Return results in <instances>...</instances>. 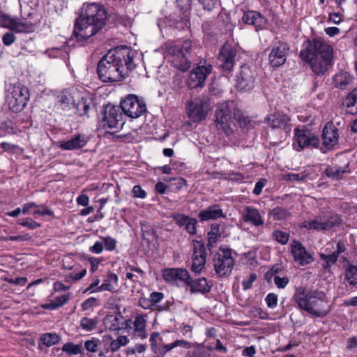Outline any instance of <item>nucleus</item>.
<instances>
[{
    "mask_svg": "<svg viewBox=\"0 0 357 357\" xmlns=\"http://www.w3.org/2000/svg\"><path fill=\"white\" fill-rule=\"evenodd\" d=\"M257 276L256 273H250L248 280H243L242 282L243 289L244 290L250 289L252 287L253 282L257 280Z\"/></svg>",
    "mask_w": 357,
    "mask_h": 357,
    "instance_id": "obj_56",
    "label": "nucleus"
},
{
    "mask_svg": "<svg viewBox=\"0 0 357 357\" xmlns=\"http://www.w3.org/2000/svg\"><path fill=\"white\" fill-rule=\"evenodd\" d=\"M107 19V11L102 6L84 3L75 22L73 36L80 45H85L104 28Z\"/></svg>",
    "mask_w": 357,
    "mask_h": 357,
    "instance_id": "obj_2",
    "label": "nucleus"
},
{
    "mask_svg": "<svg viewBox=\"0 0 357 357\" xmlns=\"http://www.w3.org/2000/svg\"><path fill=\"white\" fill-rule=\"evenodd\" d=\"M237 48L236 46L226 43L222 47L218 56V63L225 73H229L234 68L236 61Z\"/></svg>",
    "mask_w": 357,
    "mask_h": 357,
    "instance_id": "obj_11",
    "label": "nucleus"
},
{
    "mask_svg": "<svg viewBox=\"0 0 357 357\" xmlns=\"http://www.w3.org/2000/svg\"><path fill=\"white\" fill-rule=\"evenodd\" d=\"M162 277L167 282L176 285L179 282H183L186 285L188 280L190 279L188 271L181 268H166L162 272Z\"/></svg>",
    "mask_w": 357,
    "mask_h": 357,
    "instance_id": "obj_20",
    "label": "nucleus"
},
{
    "mask_svg": "<svg viewBox=\"0 0 357 357\" xmlns=\"http://www.w3.org/2000/svg\"><path fill=\"white\" fill-rule=\"evenodd\" d=\"M325 172L328 177L333 180H339L342 177L346 170L337 166H328L326 169Z\"/></svg>",
    "mask_w": 357,
    "mask_h": 357,
    "instance_id": "obj_37",
    "label": "nucleus"
},
{
    "mask_svg": "<svg viewBox=\"0 0 357 357\" xmlns=\"http://www.w3.org/2000/svg\"><path fill=\"white\" fill-rule=\"evenodd\" d=\"M212 66H200L194 68L187 80L188 86L191 89L202 86L207 76L211 73Z\"/></svg>",
    "mask_w": 357,
    "mask_h": 357,
    "instance_id": "obj_18",
    "label": "nucleus"
},
{
    "mask_svg": "<svg viewBox=\"0 0 357 357\" xmlns=\"http://www.w3.org/2000/svg\"><path fill=\"white\" fill-rule=\"evenodd\" d=\"M135 54L134 50L127 47L109 51L98 63L99 79L103 82L122 81L136 67L134 61Z\"/></svg>",
    "mask_w": 357,
    "mask_h": 357,
    "instance_id": "obj_1",
    "label": "nucleus"
},
{
    "mask_svg": "<svg viewBox=\"0 0 357 357\" xmlns=\"http://www.w3.org/2000/svg\"><path fill=\"white\" fill-rule=\"evenodd\" d=\"M129 342L128 338L125 335H120L116 340H113L110 344L109 349L112 352H116L121 347L126 346Z\"/></svg>",
    "mask_w": 357,
    "mask_h": 357,
    "instance_id": "obj_41",
    "label": "nucleus"
},
{
    "mask_svg": "<svg viewBox=\"0 0 357 357\" xmlns=\"http://www.w3.org/2000/svg\"><path fill=\"white\" fill-rule=\"evenodd\" d=\"M211 108V98L208 96L196 98L186 105L188 116L194 122L204 120Z\"/></svg>",
    "mask_w": 357,
    "mask_h": 357,
    "instance_id": "obj_8",
    "label": "nucleus"
},
{
    "mask_svg": "<svg viewBox=\"0 0 357 357\" xmlns=\"http://www.w3.org/2000/svg\"><path fill=\"white\" fill-rule=\"evenodd\" d=\"M120 107L122 112L131 119H137L146 112L144 100L135 94H128L121 100Z\"/></svg>",
    "mask_w": 357,
    "mask_h": 357,
    "instance_id": "obj_9",
    "label": "nucleus"
},
{
    "mask_svg": "<svg viewBox=\"0 0 357 357\" xmlns=\"http://www.w3.org/2000/svg\"><path fill=\"white\" fill-rule=\"evenodd\" d=\"M80 99L81 92L77 89L66 90L59 96V105L63 110L70 109Z\"/></svg>",
    "mask_w": 357,
    "mask_h": 357,
    "instance_id": "obj_22",
    "label": "nucleus"
},
{
    "mask_svg": "<svg viewBox=\"0 0 357 357\" xmlns=\"http://www.w3.org/2000/svg\"><path fill=\"white\" fill-rule=\"evenodd\" d=\"M191 270L195 273H200L205 268L206 252L205 244L202 241H194Z\"/></svg>",
    "mask_w": 357,
    "mask_h": 357,
    "instance_id": "obj_17",
    "label": "nucleus"
},
{
    "mask_svg": "<svg viewBox=\"0 0 357 357\" xmlns=\"http://www.w3.org/2000/svg\"><path fill=\"white\" fill-rule=\"evenodd\" d=\"M339 137V129L333 122H328L322 130L321 151L326 153L328 151L335 149L338 145Z\"/></svg>",
    "mask_w": 357,
    "mask_h": 357,
    "instance_id": "obj_13",
    "label": "nucleus"
},
{
    "mask_svg": "<svg viewBox=\"0 0 357 357\" xmlns=\"http://www.w3.org/2000/svg\"><path fill=\"white\" fill-rule=\"evenodd\" d=\"M300 57L310 64L317 75H324L332 65L333 49L324 40L314 38L307 40L305 47L300 52Z\"/></svg>",
    "mask_w": 357,
    "mask_h": 357,
    "instance_id": "obj_3",
    "label": "nucleus"
},
{
    "mask_svg": "<svg viewBox=\"0 0 357 357\" xmlns=\"http://www.w3.org/2000/svg\"><path fill=\"white\" fill-rule=\"evenodd\" d=\"M9 284L24 286L27 282L26 278L21 277L17 278H6L5 280Z\"/></svg>",
    "mask_w": 357,
    "mask_h": 357,
    "instance_id": "obj_62",
    "label": "nucleus"
},
{
    "mask_svg": "<svg viewBox=\"0 0 357 357\" xmlns=\"http://www.w3.org/2000/svg\"><path fill=\"white\" fill-rule=\"evenodd\" d=\"M192 50V42L185 40L182 43H176L170 45L167 52L173 56L174 66L181 71L188 70L191 66V62L188 60V54Z\"/></svg>",
    "mask_w": 357,
    "mask_h": 357,
    "instance_id": "obj_6",
    "label": "nucleus"
},
{
    "mask_svg": "<svg viewBox=\"0 0 357 357\" xmlns=\"http://www.w3.org/2000/svg\"><path fill=\"white\" fill-rule=\"evenodd\" d=\"M146 319L142 314H137L134 321V333L141 339L147 337L146 333Z\"/></svg>",
    "mask_w": 357,
    "mask_h": 357,
    "instance_id": "obj_32",
    "label": "nucleus"
},
{
    "mask_svg": "<svg viewBox=\"0 0 357 357\" xmlns=\"http://www.w3.org/2000/svg\"><path fill=\"white\" fill-rule=\"evenodd\" d=\"M289 50V47L287 43L282 41L274 43L268 55L269 64L273 68L283 65L287 60Z\"/></svg>",
    "mask_w": 357,
    "mask_h": 357,
    "instance_id": "obj_15",
    "label": "nucleus"
},
{
    "mask_svg": "<svg viewBox=\"0 0 357 357\" xmlns=\"http://www.w3.org/2000/svg\"><path fill=\"white\" fill-rule=\"evenodd\" d=\"M342 219L337 214L333 213L324 215H318L312 220L305 221L303 227L317 231H326L339 226Z\"/></svg>",
    "mask_w": 357,
    "mask_h": 357,
    "instance_id": "obj_10",
    "label": "nucleus"
},
{
    "mask_svg": "<svg viewBox=\"0 0 357 357\" xmlns=\"http://www.w3.org/2000/svg\"><path fill=\"white\" fill-rule=\"evenodd\" d=\"M236 107L234 102H225L218 104L215 114V123L217 129L227 136L232 134L231 123L233 122L234 112Z\"/></svg>",
    "mask_w": 357,
    "mask_h": 357,
    "instance_id": "obj_5",
    "label": "nucleus"
},
{
    "mask_svg": "<svg viewBox=\"0 0 357 357\" xmlns=\"http://www.w3.org/2000/svg\"><path fill=\"white\" fill-rule=\"evenodd\" d=\"M294 138L301 149L318 148L320 144L319 137L307 129H294Z\"/></svg>",
    "mask_w": 357,
    "mask_h": 357,
    "instance_id": "obj_16",
    "label": "nucleus"
},
{
    "mask_svg": "<svg viewBox=\"0 0 357 357\" xmlns=\"http://www.w3.org/2000/svg\"><path fill=\"white\" fill-rule=\"evenodd\" d=\"M226 215L224 213L220 206L213 204L209 206L206 208L202 210L198 213V218L200 221L204 222L210 220H217L218 218H225Z\"/></svg>",
    "mask_w": 357,
    "mask_h": 357,
    "instance_id": "obj_26",
    "label": "nucleus"
},
{
    "mask_svg": "<svg viewBox=\"0 0 357 357\" xmlns=\"http://www.w3.org/2000/svg\"><path fill=\"white\" fill-rule=\"evenodd\" d=\"M186 287L190 289L192 294L201 293L204 294L211 291V286L208 284L205 278L192 280L190 277V279L187 282Z\"/></svg>",
    "mask_w": 357,
    "mask_h": 357,
    "instance_id": "obj_27",
    "label": "nucleus"
},
{
    "mask_svg": "<svg viewBox=\"0 0 357 357\" xmlns=\"http://www.w3.org/2000/svg\"><path fill=\"white\" fill-rule=\"evenodd\" d=\"M18 224L23 227H27L29 229H35L40 227V224L29 218L19 220Z\"/></svg>",
    "mask_w": 357,
    "mask_h": 357,
    "instance_id": "obj_51",
    "label": "nucleus"
},
{
    "mask_svg": "<svg viewBox=\"0 0 357 357\" xmlns=\"http://www.w3.org/2000/svg\"><path fill=\"white\" fill-rule=\"evenodd\" d=\"M241 20L246 24L255 26L257 30L263 29L267 22L266 17L255 10L245 12Z\"/></svg>",
    "mask_w": 357,
    "mask_h": 357,
    "instance_id": "obj_23",
    "label": "nucleus"
},
{
    "mask_svg": "<svg viewBox=\"0 0 357 357\" xmlns=\"http://www.w3.org/2000/svg\"><path fill=\"white\" fill-rule=\"evenodd\" d=\"M307 178L305 173H290L284 176L286 181H303Z\"/></svg>",
    "mask_w": 357,
    "mask_h": 357,
    "instance_id": "obj_52",
    "label": "nucleus"
},
{
    "mask_svg": "<svg viewBox=\"0 0 357 357\" xmlns=\"http://www.w3.org/2000/svg\"><path fill=\"white\" fill-rule=\"evenodd\" d=\"M284 273H287V270L281 264H277L273 265L271 269L266 273L265 278L268 281L271 278L276 277V275H282Z\"/></svg>",
    "mask_w": 357,
    "mask_h": 357,
    "instance_id": "obj_40",
    "label": "nucleus"
},
{
    "mask_svg": "<svg viewBox=\"0 0 357 357\" xmlns=\"http://www.w3.org/2000/svg\"><path fill=\"white\" fill-rule=\"evenodd\" d=\"M16 17L7 14H0V26L13 31Z\"/></svg>",
    "mask_w": 357,
    "mask_h": 357,
    "instance_id": "obj_44",
    "label": "nucleus"
},
{
    "mask_svg": "<svg viewBox=\"0 0 357 357\" xmlns=\"http://www.w3.org/2000/svg\"><path fill=\"white\" fill-rule=\"evenodd\" d=\"M164 294L161 292H153L150 295V302L151 305H155L156 303L161 301V300L163 298Z\"/></svg>",
    "mask_w": 357,
    "mask_h": 357,
    "instance_id": "obj_63",
    "label": "nucleus"
},
{
    "mask_svg": "<svg viewBox=\"0 0 357 357\" xmlns=\"http://www.w3.org/2000/svg\"><path fill=\"white\" fill-rule=\"evenodd\" d=\"M13 31L16 33H31L34 31L35 25L25 18L16 17Z\"/></svg>",
    "mask_w": 357,
    "mask_h": 357,
    "instance_id": "obj_31",
    "label": "nucleus"
},
{
    "mask_svg": "<svg viewBox=\"0 0 357 357\" xmlns=\"http://www.w3.org/2000/svg\"><path fill=\"white\" fill-rule=\"evenodd\" d=\"M208 242H207V248L209 250L214 246V245L218 242V239L220 238V236L214 234L213 233L208 232L207 234Z\"/></svg>",
    "mask_w": 357,
    "mask_h": 357,
    "instance_id": "obj_58",
    "label": "nucleus"
},
{
    "mask_svg": "<svg viewBox=\"0 0 357 357\" xmlns=\"http://www.w3.org/2000/svg\"><path fill=\"white\" fill-rule=\"evenodd\" d=\"M43 344L47 347H51L59 342L60 337L56 333H47L43 334L41 337Z\"/></svg>",
    "mask_w": 357,
    "mask_h": 357,
    "instance_id": "obj_43",
    "label": "nucleus"
},
{
    "mask_svg": "<svg viewBox=\"0 0 357 357\" xmlns=\"http://www.w3.org/2000/svg\"><path fill=\"white\" fill-rule=\"evenodd\" d=\"M86 274V270L85 268L82 269L78 273H70L65 275V282H75L81 280Z\"/></svg>",
    "mask_w": 357,
    "mask_h": 357,
    "instance_id": "obj_48",
    "label": "nucleus"
},
{
    "mask_svg": "<svg viewBox=\"0 0 357 357\" xmlns=\"http://www.w3.org/2000/svg\"><path fill=\"white\" fill-rule=\"evenodd\" d=\"M344 277L350 285H357V266L349 264Z\"/></svg>",
    "mask_w": 357,
    "mask_h": 357,
    "instance_id": "obj_36",
    "label": "nucleus"
},
{
    "mask_svg": "<svg viewBox=\"0 0 357 357\" xmlns=\"http://www.w3.org/2000/svg\"><path fill=\"white\" fill-rule=\"evenodd\" d=\"M255 82V72L248 65H242L236 76V87L241 91H249L253 89Z\"/></svg>",
    "mask_w": 357,
    "mask_h": 357,
    "instance_id": "obj_14",
    "label": "nucleus"
},
{
    "mask_svg": "<svg viewBox=\"0 0 357 357\" xmlns=\"http://www.w3.org/2000/svg\"><path fill=\"white\" fill-rule=\"evenodd\" d=\"M293 300L298 308L314 317L324 318L332 310L329 299L322 291H307L304 287L300 286L296 288Z\"/></svg>",
    "mask_w": 357,
    "mask_h": 357,
    "instance_id": "obj_4",
    "label": "nucleus"
},
{
    "mask_svg": "<svg viewBox=\"0 0 357 357\" xmlns=\"http://www.w3.org/2000/svg\"><path fill=\"white\" fill-rule=\"evenodd\" d=\"M213 266L215 273L220 276H228L231 274L234 265L231 256V249L220 247L213 256Z\"/></svg>",
    "mask_w": 357,
    "mask_h": 357,
    "instance_id": "obj_7",
    "label": "nucleus"
},
{
    "mask_svg": "<svg viewBox=\"0 0 357 357\" xmlns=\"http://www.w3.org/2000/svg\"><path fill=\"white\" fill-rule=\"evenodd\" d=\"M102 115L101 123L104 128H118L123 124V115L119 106L112 104L105 105Z\"/></svg>",
    "mask_w": 357,
    "mask_h": 357,
    "instance_id": "obj_12",
    "label": "nucleus"
},
{
    "mask_svg": "<svg viewBox=\"0 0 357 357\" xmlns=\"http://www.w3.org/2000/svg\"><path fill=\"white\" fill-rule=\"evenodd\" d=\"M62 351L67 353L69 355H76L78 354L83 353L82 346L79 344H75L73 342L66 343L62 347Z\"/></svg>",
    "mask_w": 357,
    "mask_h": 357,
    "instance_id": "obj_42",
    "label": "nucleus"
},
{
    "mask_svg": "<svg viewBox=\"0 0 357 357\" xmlns=\"http://www.w3.org/2000/svg\"><path fill=\"white\" fill-rule=\"evenodd\" d=\"M23 97L15 96L12 93L7 97V102L9 109L13 112H19L22 111L26 106V103L24 102Z\"/></svg>",
    "mask_w": 357,
    "mask_h": 357,
    "instance_id": "obj_34",
    "label": "nucleus"
},
{
    "mask_svg": "<svg viewBox=\"0 0 357 357\" xmlns=\"http://www.w3.org/2000/svg\"><path fill=\"white\" fill-rule=\"evenodd\" d=\"M87 142L84 135L77 134L68 140L59 142V147L65 151L77 150L85 146Z\"/></svg>",
    "mask_w": 357,
    "mask_h": 357,
    "instance_id": "obj_25",
    "label": "nucleus"
},
{
    "mask_svg": "<svg viewBox=\"0 0 357 357\" xmlns=\"http://www.w3.org/2000/svg\"><path fill=\"white\" fill-rule=\"evenodd\" d=\"M102 239L104 241L105 247L107 250L112 251L116 248L117 243L116 239L110 236L102 237Z\"/></svg>",
    "mask_w": 357,
    "mask_h": 357,
    "instance_id": "obj_54",
    "label": "nucleus"
},
{
    "mask_svg": "<svg viewBox=\"0 0 357 357\" xmlns=\"http://www.w3.org/2000/svg\"><path fill=\"white\" fill-rule=\"evenodd\" d=\"M234 119L239 123L241 127L246 128L250 123L249 118L243 116L238 109H235L234 112Z\"/></svg>",
    "mask_w": 357,
    "mask_h": 357,
    "instance_id": "obj_47",
    "label": "nucleus"
},
{
    "mask_svg": "<svg viewBox=\"0 0 357 357\" xmlns=\"http://www.w3.org/2000/svg\"><path fill=\"white\" fill-rule=\"evenodd\" d=\"M99 340L96 338H92V340H86L84 343V347L86 349L91 352L97 351Z\"/></svg>",
    "mask_w": 357,
    "mask_h": 357,
    "instance_id": "obj_55",
    "label": "nucleus"
},
{
    "mask_svg": "<svg viewBox=\"0 0 357 357\" xmlns=\"http://www.w3.org/2000/svg\"><path fill=\"white\" fill-rule=\"evenodd\" d=\"M91 102L86 98L83 93L81 92V99L77 100L73 105V108L76 109L77 113L79 116L86 114L90 108Z\"/></svg>",
    "mask_w": 357,
    "mask_h": 357,
    "instance_id": "obj_35",
    "label": "nucleus"
},
{
    "mask_svg": "<svg viewBox=\"0 0 357 357\" xmlns=\"http://www.w3.org/2000/svg\"><path fill=\"white\" fill-rule=\"evenodd\" d=\"M278 300V295L274 293H269L265 298L266 305L270 308H275L277 306Z\"/></svg>",
    "mask_w": 357,
    "mask_h": 357,
    "instance_id": "obj_53",
    "label": "nucleus"
},
{
    "mask_svg": "<svg viewBox=\"0 0 357 357\" xmlns=\"http://www.w3.org/2000/svg\"><path fill=\"white\" fill-rule=\"evenodd\" d=\"M124 318L120 314L119 315H107L104 319L105 326L110 331H119L123 328Z\"/></svg>",
    "mask_w": 357,
    "mask_h": 357,
    "instance_id": "obj_30",
    "label": "nucleus"
},
{
    "mask_svg": "<svg viewBox=\"0 0 357 357\" xmlns=\"http://www.w3.org/2000/svg\"><path fill=\"white\" fill-rule=\"evenodd\" d=\"M266 182V181L265 179H261L257 181L252 191L253 194L255 195H259L262 192V189L264 187Z\"/></svg>",
    "mask_w": 357,
    "mask_h": 357,
    "instance_id": "obj_64",
    "label": "nucleus"
},
{
    "mask_svg": "<svg viewBox=\"0 0 357 357\" xmlns=\"http://www.w3.org/2000/svg\"><path fill=\"white\" fill-rule=\"evenodd\" d=\"M273 238L281 245H286L289 239V234L285 231L277 229L273 232Z\"/></svg>",
    "mask_w": 357,
    "mask_h": 357,
    "instance_id": "obj_45",
    "label": "nucleus"
},
{
    "mask_svg": "<svg viewBox=\"0 0 357 357\" xmlns=\"http://www.w3.org/2000/svg\"><path fill=\"white\" fill-rule=\"evenodd\" d=\"M12 94H14L15 96L17 97H23L24 102L25 103H27V101L29 99V92L26 87L25 86H15L13 91L11 92Z\"/></svg>",
    "mask_w": 357,
    "mask_h": 357,
    "instance_id": "obj_46",
    "label": "nucleus"
},
{
    "mask_svg": "<svg viewBox=\"0 0 357 357\" xmlns=\"http://www.w3.org/2000/svg\"><path fill=\"white\" fill-rule=\"evenodd\" d=\"M70 299V294H64L54 298V301L58 308L66 304Z\"/></svg>",
    "mask_w": 357,
    "mask_h": 357,
    "instance_id": "obj_60",
    "label": "nucleus"
},
{
    "mask_svg": "<svg viewBox=\"0 0 357 357\" xmlns=\"http://www.w3.org/2000/svg\"><path fill=\"white\" fill-rule=\"evenodd\" d=\"M289 121V118L284 114L277 113L268 119V125L273 129L284 128Z\"/></svg>",
    "mask_w": 357,
    "mask_h": 357,
    "instance_id": "obj_33",
    "label": "nucleus"
},
{
    "mask_svg": "<svg viewBox=\"0 0 357 357\" xmlns=\"http://www.w3.org/2000/svg\"><path fill=\"white\" fill-rule=\"evenodd\" d=\"M170 217L176 225L181 228L183 227L189 234L195 235L196 234L197 221L195 218L179 213H172Z\"/></svg>",
    "mask_w": 357,
    "mask_h": 357,
    "instance_id": "obj_21",
    "label": "nucleus"
},
{
    "mask_svg": "<svg viewBox=\"0 0 357 357\" xmlns=\"http://www.w3.org/2000/svg\"><path fill=\"white\" fill-rule=\"evenodd\" d=\"M354 80V77L344 71H340L333 77L335 86L341 90L349 89L352 86Z\"/></svg>",
    "mask_w": 357,
    "mask_h": 357,
    "instance_id": "obj_28",
    "label": "nucleus"
},
{
    "mask_svg": "<svg viewBox=\"0 0 357 357\" xmlns=\"http://www.w3.org/2000/svg\"><path fill=\"white\" fill-rule=\"evenodd\" d=\"M291 253L294 261L301 266H306L314 261V257L308 252L304 245L296 240H293L291 245Z\"/></svg>",
    "mask_w": 357,
    "mask_h": 357,
    "instance_id": "obj_19",
    "label": "nucleus"
},
{
    "mask_svg": "<svg viewBox=\"0 0 357 357\" xmlns=\"http://www.w3.org/2000/svg\"><path fill=\"white\" fill-rule=\"evenodd\" d=\"M242 219L245 222H250L255 227L262 226L264 224L259 211L252 206L244 207L242 212Z\"/></svg>",
    "mask_w": 357,
    "mask_h": 357,
    "instance_id": "obj_24",
    "label": "nucleus"
},
{
    "mask_svg": "<svg viewBox=\"0 0 357 357\" xmlns=\"http://www.w3.org/2000/svg\"><path fill=\"white\" fill-rule=\"evenodd\" d=\"M174 349L172 344L160 346L158 351V357H163L168 351Z\"/></svg>",
    "mask_w": 357,
    "mask_h": 357,
    "instance_id": "obj_61",
    "label": "nucleus"
},
{
    "mask_svg": "<svg viewBox=\"0 0 357 357\" xmlns=\"http://www.w3.org/2000/svg\"><path fill=\"white\" fill-rule=\"evenodd\" d=\"M118 286V276L109 272L103 280V283L97 288L96 291H108L114 292Z\"/></svg>",
    "mask_w": 357,
    "mask_h": 357,
    "instance_id": "obj_29",
    "label": "nucleus"
},
{
    "mask_svg": "<svg viewBox=\"0 0 357 357\" xmlns=\"http://www.w3.org/2000/svg\"><path fill=\"white\" fill-rule=\"evenodd\" d=\"M97 321L96 319L88 317H83L80 321V326L82 329L86 331H91L96 326Z\"/></svg>",
    "mask_w": 357,
    "mask_h": 357,
    "instance_id": "obj_49",
    "label": "nucleus"
},
{
    "mask_svg": "<svg viewBox=\"0 0 357 357\" xmlns=\"http://www.w3.org/2000/svg\"><path fill=\"white\" fill-rule=\"evenodd\" d=\"M273 278L275 284L278 289H284L289 282V278L287 273H284L282 275H276V277Z\"/></svg>",
    "mask_w": 357,
    "mask_h": 357,
    "instance_id": "obj_50",
    "label": "nucleus"
},
{
    "mask_svg": "<svg viewBox=\"0 0 357 357\" xmlns=\"http://www.w3.org/2000/svg\"><path fill=\"white\" fill-rule=\"evenodd\" d=\"M15 40L16 37L13 32H6L2 37V42L6 46L12 45Z\"/></svg>",
    "mask_w": 357,
    "mask_h": 357,
    "instance_id": "obj_57",
    "label": "nucleus"
},
{
    "mask_svg": "<svg viewBox=\"0 0 357 357\" xmlns=\"http://www.w3.org/2000/svg\"><path fill=\"white\" fill-rule=\"evenodd\" d=\"M320 258L324 261L323 268L325 271H328L330 272L331 267L334 265L337 261L338 257L336 255L333 253L326 255L324 253L319 254Z\"/></svg>",
    "mask_w": 357,
    "mask_h": 357,
    "instance_id": "obj_39",
    "label": "nucleus"
},
{
    "mask_svg": "<svg viewBox=\"0 0 357 357\" xmlns=\"http://www.w3.org/2000/svg\"><path fill=\"white\" fill-rule=\"evenodd\" d=\"M132 192L134 197L144 199L146 196V192L144 190L140 185H136L133 187Z\"/></svg>",
    "mask_w": 357,
    "mask_h": 357,
    "instance_id": "obj_59",
    "label": "nucleus"
},
{
    "mask_svg": "<svg viewBox=\"0 0 357 357\" xmlns=\"http://www.w3.org/2000/svg\"><path fill=\"white\" fill-rule=\"evenodd\" d=\"M269 215L273 216L274 220L281 221L287 220L291 215V213L287 209L277 206L269 212Z\"/></svg>",
    "mask_w": 357,
    "mask_h": 357,
    "instance_id": "obj_38",
    "label": "nucleus"
}]
</instances>
